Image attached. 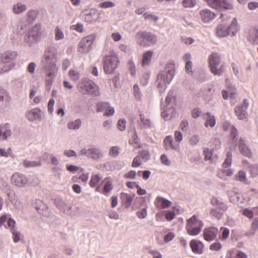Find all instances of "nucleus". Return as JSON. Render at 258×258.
Segmentation results:
<instances>
[{
	"label": "nucleus",
	"instance_id": "obj_58",
	"mask_svg": "<svg viewBox=\"0 0 258 258\" xmlns=\"http://www.w3.org/2000/svg\"><path fill=\"white\" fill-rule=\"evenodd\" d=\"M134 93L136 99L140 100L142 97V93L140 91V88L137 84L134 86Z\"/></svg>",
	"mask_w": 258,
	"mask_h": 258
},
{
	"label": "nucleus",
	"instance_id": "obj_56",
	"mask_svg": "<svg viewBox=\"0 0 258 258\" xmlns=\"http://www.w3.org/2000/svg\"><path fill=\"white\" fill-rule=\"evenodd\" d=\"M13 234V239L15 243L18 242L20 240V232L17 229H13L11 231Z\"/></svg>",
	"mask_w": 258,
	"mask_h": 258
},
{
	"label": "nucleus",
	"instance_id": "obj_35",
	"mask_svg": "<svg viewBox=\"0 0 258 258\" xmlns=\"http://www.w3.org/2000/svg\"><path fill=\"white\" fill-rule=\"evenodd\" d=\"M161 108L163 111L161 113L162 117L165 120H168L170 117V113L171 111H173V108L171 106L169 107H165L163 105H161Z\"/></svg>",
	"mask_w": 258,
	"mask_h": 258
},
{
	"label": "nucleus",
	"instance_id": "obj_11",
	"mask_svg": "<svg viewBox=\"0 0 258 258\" xmlns=\"http://www.w3.org/2000/svg\"><path fill=\"white\" fill-rule=\"evenodd\" d=\"M230 30H232L233 33L237 30V21L235 18L233 19L230 25L224 23L219 25L216 29L217 36L219 37H226L229 34Z\"/></svg>",
	"mask_w": 258,
	"mask_h": 258
},
{
	"label": "nucleus",
	"instance_id": "obj_43",
	"mask_svg": "<svg viewBox=\"0 0 258 258\" xmlns=\"http://www.w3.org/2000/svg\"><path fill=\"white\" fill-rule=\"evenodd\" d=\"M109 103L107 102H100L97 104L96 111L101 112L105 111L109 108Z\"/></svg>",
	"mask_w": 258,
	"mask_h": 258
},
{
	"label": "nucleus",
	"instance_id": "obj_45",
	"mask_svg": "<svg viewBox=\"0 0 258 258\" xmlns=\"http://www.w3.org/2000/svg\"><path fill=\"white\" fill-rule=\"evenodd\" d=\"M119 154V149L117 146H113L110 148L108 155L111 157H116Z\"/></svg>",
	"mask_w": 258,
	"mask_h": 258
},
{
	"label": "nucleus",
	"instance_id": "obj_55",
	"mask_svg": "<svg viewBox=\"0 0 258 258\" xmlns=\"http://www.w3.org/2000/svg\"><path fill=\"white\" fill-rule=\"evenodd\" d=\"M115 6V4L111 1H106L101 3L99 4V7L103 9L112 8Z\"/></svg>",
	"mask_w": 258,
	"mask_h": 258
},
{
	"label": "nucleus",
	"instance_id": "obj_33",
	"mask_svg": "<svg viewBox=\"0 0 258 258\" xmlns=\"http://www.w3.org/2000/svg\"><path fill=\"white\" fill-rule=\"evenodd\" d=\"M235 180H238L240 182L248 184V182L246 177V173L243 171H239L237 174L234 176Z\"/></svg>",
	"mask_w": 258,
	"mask_h": 258
},
{
	"label": "nucleus",
	"instance_id": "obj_14",
	"mask_svg": "<svg viewBox=\"0 0 258 258\" xmlns=\"http://www.w3.org/2000/svg\"><path fill=\"white\" fill-rule=\"evenodd\" d=\"M93 40L94 37L92 35L83 38L79 43L78 51L82 53H87L90 52L92 49Z\"/></svg>",
	"mask_w": 258,
	"mask_h": 258
},
{
	"label": "nucleus",
	"instance_id": "obj_18",
	"mask_svg": "<svg viewBox=\"0 0 258 258\" xmlns=\"http://www.w3.org/2000/svg\"><path fill=\"white\" fill-rule=\"evenodd\" d=\"M218 234V229L215 227H211L204 230V238L205 240L211 241L216 238Z\"/></svg>",
	"mask_w": 258,
	"mask_h": 258
},
{
	"label": "nucleus",
	"instance_id": "obj_7",
	"mask_svg": "<svg viewBox=\"0 0 258 258\" xmlns=\"http://www.w3.org/2000/svg\"><path fill=\"white\" fill-rule=\"evenodd\" d=\"M17 52L16 51H8L0 55V74L9 71L12 68L10 64L3 67L2 65L5 63H9L17 56Z\"/></svg>",
	"mask_w": 258,
	"mask_h": 258
},
{
	"label": "nucleus",
	"instance_id": "obj_1",
	"mask_svg": "<svg viewBox=\"0 0 258 258\" xmlns=\"http://www.w3.org/2000/svg\"><path fill=\"white\" fill-rule=\"evenodd\" d=\"M58 60V52L54 45L47 46L41 59L42 69L45 74V81L48 90H50L58 70L57 62Z\"/></svg>",
	"mask_w": 258,
	"mask_h": 258
},
{
	"label": "nucleus",
	"instance_id": "obj_12",
	"mask_svg": "<svg viewBox=\"0 0 258 258\" xmlns=\"http://www.w3.org/2000/svg\"><path fill=\"white\" fill-rule=\"evenodd\" d=\"M204 1L211 8L218 11L231 10L234 8L230 0H204Z\"/></svg>",
	"mask_w": 258,
	"mask_h": 258
},
{
	"label": "nucleus",
	"instance_id": "obj_49",
	"mask_svg": "<svg viewBox=\"0 0 258 258\" xmlns=\"http://www.w3.org/2000/svg\"><path fill=\"white\" fill-rule=\"evenodd\" d=\"M150 77V73L149 72H146L142 77L141 79V83L143 86H146L148 84V81Z\"/></svg>",
	"mask_w": 258,
	"mask_h": 258
},
{
	"label": "nucleus",
	"instance_id": "obj_8",
	"mask_svg": "<svg viewBox=\"0 0 258 258\" xmlns=\"http://www.w3.org/2000/svg\"><path fill=\"white\" fill-rule=\"evenodd\" d=\"M41 36V27L36 24L32 27L26 33L24 37L25 42L29 46L37 43Z\"/></svg>",
	"mask_w": 258,
	"mask_h": 258
},
{
	"label": "nucleus",
	"instance_id": "obj_20",
	"mask_svg": "<svg viewBox=\"0 0 258 258\" xmlns=\"http://www.w3.org/2000/svg\"><path fill=\"white\" fill-rule=\"evenodd\" d=\"M238 149L239 152L243 156H244L248 158H250L252 157V153L250 149L248 146L246 145L245 141L242 139H239Z\"/></svg>",
	"mask_w": 258,
	"mask_h": 258
},
{
	"label": "nucleus",
	"instance_id": "obj_36",
	"mask_svg": "<svg viewBox=\"0 0 258 258\" xmlns=\"http://www.w3.org/2000/svg\"><path fill=\"white\" fill-rule=\"evenodd\" d=\"M28 20L30 22H33L37 19L38 11L36 10H30L27 12Z\"/></svg>",
	"mask_w": 258,
	"mask_h": 258
},
{
	"label": "nucleus",
	"instance_id": "obj_59",
	"mask_svg": "<svg viewBox=\"0 0 258 258\" xmlns=\"http://www.w3.org/2000/svg\"><path fill=\"white\" fill-rule=\"evenodd\" d=\"M16 222L15 221L11 218L9 219L7 221V224L5 226L6 228L10 229L11 231H12L13 229H16L15 228Z\"/></svg>",
	"mask_w": 258,
	"mask_h": 258
},
{
	"label": "nucleus",
	"instance_id": "obj_31",
	"mask_svg": "<svg viewBox=\"0 0 258 258\" xmlns=\"http://www.w3.org/2000/svg\"><path fill=\"white\" fill-rule=\"evenodd\" d=\"M82 123V122L80 119H77L74 121L69 122L67 126L69 130H77L80 128Z\"/></svg>",
	"mask_w": 258,
	"mask_h": 258
},
{
	"label": "nucleus",
	"instance_id": "obj_47",
	"mask_svg": "<svg viewBox=\"0 0 258 258\" xmlns=\"http://www.w3.org/2000/svg\"><path fill=\"white\" fill-rule=\"evenodd\" d=\"M140 120L142 124V127L145 128H150L151 126V122L149 119H145L143 115L140 114Z\"/></svg>",
	"mask_w": 258,
	"mask_h": 258
},
{
	"label": "nucleus",
	"instance_id": "obj_39",
	"mask_svg": "<svg viewBox=\"0 0 258 258\" xmlns=\"http://www.w3.org/2000/svg\"><path fill=\"white\" fill-rule=\"evenodd\" d=\"M258 229V219H254L252 222L250 231L247 233L246 235L248 236L254 235L256 231Z\"/></svg>",
	"mask_w": 258,
	"mask_h": 258
},
{
	"label": "nucleus",
	"instance_id": "obj_46",
	"mask_svg": "<svg viewBox=\"0 0 258 258\" xmlns=\"http://www.w3.org/2000/svg\"><path fill=\"white\" fill-rule=\"evenodd\" d=\"M174 96L173 94V92L170 91L166 97L165 103L166 106L165 107H169V106H171V108H172V106H170V104L172 101V100L174 99Z\"/></svg>",
	"mask_w": 258,
	"mask_h": 258
},
{
	"label": "nucleus",
	"instance_id": "obj_30",
	"mask_svg": "<svg viewBox=\"0 0 258 258\" xmlns=\"http://www.w3.org/2000/svg\"><path fill=\"white\" fill-rule=\"evenodd\" d=\"M233 174V170L231 168L222 169L219 170L217 176L222 179H226V176H230Z\"/></svg>",
	"mask_w": 258,
	"mask_h": 258
},
{
	"label": "nucleus",
	"instance_id": "obj_22",
	"mask_svg": "<svg viewBox=\"0 0 258 258\" xmlns=\"http://www.w3.org/2000/svg\"><path fill=\"white\" fill-rule=\"evenodd\" d=\"M41 114V110L38 108H36L32 109L29 112H28L26 117L29 120L31 121L36 120L40 121L42 119Z\"/></svg>",
	"mask_w": 258,
	"mask_h": 258
},
{
	"label": "nucleus",
	"instance_id": "obj_54",
	"mask_svg": "<svg viewBox=\"0 0 258 258\" xmlns=\"http://www.w3.org/2000/svg\"><path fill=\"white\" fill-rule=\"evenodd\" d=\"M200 142V138L198 135L191 136L189 140L190 145L192 146H196Z\"/></svg>",
	"mask_w": 258,
	"mask_h": 258
},
{
	"label": "nucleus",
	"instance_id": "obj_44",
	"mask_svg": "<svg viewBox=\"0 0 258 258\" xmlns=\"http://www.w3.org/2000/svg\"><path fill=\"white\" fill-rule=\"evenodd\" d=\"M113 189L112 182L108 181L104 185L103 188V194L106 196L109 195L110 191Z\"/></svg>",
	"mask_w": 258,
	"mask_h": 258
},
{
	"label": "nucleus",
	"instance_id": "obj_21",
	"mask_svg": "<svg viewBox=\"0 0 258 258\" xmlns=\"http://www.w3.org/2000/svg\"><path fill=\"white\" fill-rule=\"evenodd\" d=\"M247 41L252 45H258V27L251 28L247 36Z\"/></svg>",
	"mask_w": 258,
	"mask_h": 258
},
{
	"label": "nucleus",
	"instance_id": "obj_61",
	"mask_svg": "<svg viewBox=\"0 0 258 258\" xmlns=\"http://www.w3.org/2000/svg\"><path fill=\"white\" fill-rule=\"evenodd\" d=\"M69 75L71 79L74 81L78 80L80 78L79 73L75 70H70L69 72Z\"/></svg>",
	"mask_w": 258,
	"mask_h": 258
},
{
	"label": "nucleus",
	"instance_id": "obj_53",
	"mask_svg": "<svg viewBox=\"0 0 258 258\" xmlns=\"http://www.w3.org/2000/svg\"><path fill=\"white\" fill-rule=\"evenodd\" d=\"M196 4V0H183L182 5L185 8H191Z\"/></svg>",
	"mask_w": 258,
	"mask_h": 258
},
{
	"label": "nucleus",
	"instance_id": "obj_19",
	"mask_svg": "<svg viewBox=\"0 0 258 258\" xmlns=\"http://www.w3.org/2000/svg\"><path fill=\"white\" fill-rule=\"evenodd\" d=\"M163 145L166 150H173L178 151L179 150V144L175 143L172 136H167L163 141Z\"/></svg>",
	"mask_w": 258,
	"mask_h": 258
},
{
	"label": "nucleus",
	"instance_id": "obj_16",
	"mask_svg": "<svg viewBox=\"0 0 258 258\" xmlns=\"http://www.w3.org/2000/svg\"><path fill=\"white\" fill-rule=\"evenodd\" d=\"M248 105V100L244 99L240 105L235 107V113L239 119L244 120L246 118L247 114L246 110Z\"/></svg>",
	"mask_w": 258,
	"mask_h": 258
},
{
	"label": "nucleus",
	"instance_id": "obj_27",
	"mask_svg": "<svg viewBox=\"0 0 258 258\" xmlns=\"http://www.w3.org/2000/svg\"><path fill=\"white\" fill-rule=\"evenodd\" d=\"M204 117L206 121L205 122V125L208 127L209 125L213 127L216 124V119L214 115H212L210 112H207L204 115Z\"/></svg>",
	"mask_w": 258,
	"mask_h": 258
},
{
	"label": "nucleus",
	"instance_id": "obj_28",
	"mask_svg": "<svg viewBox=\"0 0 258 258\" xmlns=\"http://www.w3.org/2000/svg\"><path fill=\"white\" fill-rule=\"evenodd\" d=\"M23 166L26 168L40 167L42 165V163L40 160L30 161L24 160L23 162Z\"/></svg>",
	"mask_w": 258,
	"mask_h": 258
},
{
	"label": "nucleus",
	"instance_id": "obj_13",
	"mask_svg": "<svg viewBox=\"0 0 258 258\" xmlns=\"http://www.w3.org/2000/svg\"><path fill=\"white\" fill-rule=\"evenodd\" d=\"M79 155H85L95 160H98L103 157V153L97 148H91L88 149L83 148L79 151Z\"/></svg>",
	"mask_w": 258,
	"mask_h": 258
},
{
	"label": "nucleus",
	"instance_id": "obj_57",
	"mask_svg": "<svg viewBox=\"0 0 258 258\" xmlns=\"http://www.w3.org/2000/svg\"><path fill=\"white\" fill-rule=\"evenodd\" d=\"M144 161H146L150 159V155L148 151L143 150L140 152L138 155Z\"/></svg>",
	"mask_w": 258,
	"mask_h": 258
},
{
	"label": "nucleus",
	"instance_id": "obj_52",
	"mask_svg": "<svg viewBox=\"0 0 258 258\" xmlns=\"http://www.w3.org/2000/svg\"><path fill=\"white\" fill-rule=\"evenodd\" d=\"M127 66L131 75L135 76L136 75V66L134 62L132 60H130L128 62Z\"/></svg>",
	"mask_w": 258,
	"mask_h": 258
},
{
	"label": "nucleus",
	"instance_id": "obj_32",
	"mask_svg": "<svg viewBox=\"0 0 258 258\" xmlns=\"http://www.w3.org/2000/svg\"><path fill=\"white\" fill-rule=\"evenodd\" d=\"M153 55V52L152 51H147L144 54L142 62L143 66H148L149 64Z\"/></svg>",
	"mask_w": 258,
	"mask_h": 258
},
{
	"label": "nucleus",
	"instance_id": "obj_40",
	"mask_svg": "<svg viewBox=\"0 0 258 258\" xmlns=\"http://www.w3.org/2000/svg\"><path fill=\"white\" fill-rule=\"evenodd\" d=\"M232 154L231 152H228L226 154V158L223 163V167L224 168H227L231 166L232 161Z\"/></svg>",
	"mask_w": 258,
	"mask_h": 258
},
{
	"label": "nucleus",
	"instance_id": "obj_24",
	"mask_svg": "<svg viewBox=\"0 0 258 258\" xmlns=\"http://www.w3.org/2000/svg\"><path fill=\"white\" fill-rule=\"evenodd\" d=\"M171 202L160 197H158L155 200L154 204L157 208L165 209L171 205Z\"/></svg>",
	"mask_w": 258,
	"mask_h": 258
},
{
	"label": "nucleus",
	"instance_id": "obj_6",
	"mask_svg": "<svg viewBox=\"0 0 258 258\" xmlns=\"http://www.w3.org/2000/svg\"><path fill=\"white\" fill-rule=\"evenodd\" d=\"M103 61V70L107 74L113 73L119 62L118 57L114 52L105 56Z\"/></svg>",
	"mask_w": 258,
	"mask_h": 258
},
{
	"label": "nucleus",
	"instance_id": "obj_3",
	"mask_svg": "<svg viewBox=\"0 0 258 258\" xmlns=\"http://www.w3.org/2000/svg\"><path fill=\"white\" fill-rule=\"evenodd\" d=\"M135 37L137 43L142 47H148L155 44L157 41L155 34L146 31H139Z\"/></svg>",
	"mask_w": 258,
	"mask_h": 258
},
{
	"label": "nucleus",
	"instance_id": "obj_62",
	"mask_svg": "<svg viewBox=\"0 0 258 258\" xmlns=\"http://www.w3.org/2000/svg\"><path fill=\"white\" fill-rule=\"evenodd\" d=\"M250 171L252 177L258 175V165H252L250 166Z\"/></svg>",
	"mask_w": 258,
	"mask_h": 258
},
{
	"label": "nucleus",
	"instance_id": "obj_15",
	"mask_svg": "<svg viewBox=\"0 0 258 258\" xmlns=\"http://www.w3.org/2000/svg\"><path fill=\"white\" fill-rule=\"evenodd\" d=\"M28 177L23 174L16 172L11 177L12 183L18 187H25L28 183Z\"/></svg>",
	"mask_w": 258,
	"mask_h": 258
},
{
	"label": "nucleus",
	"instance_id": "obj_5",
	"mask_svg": "<svg viewBox=\"0 0 258 258\" xmlns=\"http://www.w3.org/2000/svg\"><path fill=\"white\" fill-rule=\"evenodd\" d=\"M211 204L213 206L210 214L214 218L220 220L223 216V214L228 209L227 205L223 201L213 197L211 200Z\"/></svg>",
	"mask_w": 258,
	"mask_h": 258
},
{
	"label": "nucleus",
	"instance_id": "obj_50",
	"mask_svg": "<svg viewBox=\"0 0 258 258\" xmlns=\"http://www.w3.org/2000/svg\"><path fill=\"white\" fill-rule=\"evenodd\" d=\"M143 16L145 20H148L150 21H153L156 22L159 19L157 16L149 13H145Z\"/></svg>",
	"mask_w": 258,
	"mask_h": 258
},
{
	"label": "nucleus",
	"instance_id": "obj_51",
	"mask_svg": "<svg viewBox=\"0 0 258 258\" xmlns=\"http://www.w3.org/2000/svg\"><path fill=\"white\" fill-rule=\"evenodd\" d=\"M214 92V90L212 88H209L208 89V94H204V99L207 103H209L213 99V93Z\"/></svg>",
	"mask_w": 258,
	"mask_h": 258
},
{
	"label": "nucleus",
	"instance_id": "obj_29",
	"mask_svg": "<svg viewBox=\"0 0 258 258\" xmlns=\"http://www.w3.org/2000/svg\"><path fill=\"white\" fill-rule=\"evenodd\" d=\"M27 7L25 4L21 3H18L15 4L13 7V12L15 14H19L26 11Z\"/></svg>",
	"mask_w": 258,
	"mask_h": 258
},
{
	"label": "nucleus",
	"instance_id": "obj_2",
	"mask_svg": "<svg viewBox=\"0 0 258 258\" xmlns=\"http://www.w3.org/2000/svg\"><path fill=\"white\" fill-rule=\"evenodd\" d=\"M174 76V64L172 62L167 63L163 70L159 72L155 83L160 93L165 90L167 85L171 83Z\"/></svg>",
	"mask_w": 258,
	"mask_h": 258
},
{
	"label": "nucleus",
	"instance_id": "obj_9",
	"mask_svg": "<svg viewBox=\"0 0 258 258\" xmlns=\"http://www.w3.org/2000/svg\"><path fill=\"white\" fill-rule=\"evenodd\" d=\"M203 226L202 222L194 215L187 220L186 229L189 235L196 236L201 232Z\"/></svg>",
	"mask_w": 258,
	"mask_h": 258
},
{
	"label": "nucleus",
	"instance_id": "obj_26",
	"mask_svg": "<svg viewBox=\"0 0 258 258\" xmlns=\"http://www.w3.org/2000/svg\"><path fill=\"white\" fill-rule=\"evenodd\" d=\"M35 207L37 211L41 215L44 214L48 209V206L40 200H36L35 202Z\"/></svg>",
	"mask_w": 258,
	"mask_h": 258
},
{
	"label": "nucleus",
	"instance_id": "obj_63",
	"mask_svg": "<svg viewBox=\"0 0 258 258\" xmlns=\"http://www.w3.org/2000/svg\"><path fill=\"white\" fill-rule=\"evenodd\" d=\"M147 211L146 208L142 209L141 210L137 212V216L140 219H144L147 217Z\"/></svg>",
	"mask_w": 258,
	"mask_h": 258
},
{
	"label": "nucleus",
	"instance_id": "obj_25",
	"mask_svg": "<svg viewBox=\"0 0 258 258\" xmlns=\"http://www.w3.org/2000/svg\"><path fill=\"white\" fill-rule=\"evenodd\" d=\"M97 12L94 10H86L84 12V20L89 23H92L97 20Z\"/></svg>",
	"mask_w": 258,
	"mask_h": 258
},
{
	"label": "nucleus",
	"instance_id": "obj_42",
	"mask_svg": "<svg viewBox=\"0 0 258 258\" xmlns=\"http://www.w3.org/2000/svg\"><path fill=\"white\" fill-rule=\"evenodd\" d=\"M230 138L232 144H236L238 141V130L235 126H232L230 130Z\"/></svg>",
	"mask_w": 258,
	"mask_h": 258
},
{
	"label": "nucleus",
	"instance_id": "obj_10",
	"mask_svg": "<svg viewBox=\"0 0 258 258\" xmlns=\"http://www.w3.org/2000/svg\"><path fill=\"white\" fill-rule=\"evenodd\" d=\"M80 91L84 94L98 96L100 94L98 87L92 80L85 78L80 85Z\"/></svg>",
	"mask_w": 258,
	"mask_h": 258
},
{
	"label": "nucleus",
	"instance_id": "obj_38",
	"mask_svg": "<svg viewBox=\"0 0 258 258\" xmlns=\"http://www.w3.org/2000/svg\"><path fill=\"white\" fill-rule=\"evenodd\" d=\"M199 244H202V242L196 240H192L190 242V246L194 252L201 253L199 250Z\"/></svg>",
	"mask_w": 258,
	"mask_h": 258
},
{
	"label": "nucleus",
	"instance_id": "obj_41",
	"mask_svg": "<svg viewBox=\"0 0 258 258\" xmlns=\"http://www.w3.org/2000/svg\"><path fill=\"white\" fill-rule=\"evenodd\" d=\"M213 149L208 148H205L203 151V154L205 156L204 160L205 161L212 160V156L213 153Z\"/></svg>",
	"mask_w": 258,
	"mask_h": 258
},
{
	"label": "nucleus",
	"instance_id": "obj_4",
	"mask_svg": "<svg viewBox=\"0 0 258 258\" xmlns=\"http://www.w3.org/2000/svg\"><path fill=\"white\" fill-rule=\"evenodd\" d=\"M221 60V56L218 53H212L209 56L208 62L210 70L214 75L221 76L225 71V66L223 64H221L218 68Z\"/></svg>",
	"mask_w": 258,
	"mask_h": 258
},
{
	"label": "nucleus",
	"instance_id": "obj_48",
	"mask_svg": "<svg viewBox=\"0 0 258 258\" xmlns=\"http://www.w3.org/2000/svg\"><path fill=\"white\" fill-rule=\"evenodd\" d=\"M63 38V33L58 27H57L55 30V39L57 41L61 40Z\"/></svg>",
	"mask_w": 258,
	"mask_h": 258
},
{
	"label": "nucleus",
	"instance_id": "obj_64",
	"mask_svg": "<svg viewBox=\"0 0 258 258\" xmlns=\"http://www.w3.org/2000/svg\"><path fill=\"white\" fill-rule=\"evenodd\" d=\"M54 203L56 206L59 209V210L61 209H62L63 207H66L67 205V204H66L62 200L59 199H55Z\"/></svg>",
	"mask_w": 258,
	"mask_h": 258
},
{
	"label": "nucleus",
	"instance_id": "obj_34",
	"mask_svg": "<svg viewBox=\"0 0 258 258\" xmlns=\"http://www.w3.org/2000/svg\"><path fill=\"white\" fill-rule=\"evenodd\" d=\"M102 179V176L99 174L93 175L91 176L89 185L91 187H95Z\"/></svg>",
	"mask_w": 258,
	"mask_h": 258
},
{
	"label": "nucleus",
	"instance_id": "obj_37",
	"mask_svg": "<svg viewBox=\"0 0 258 258\" xmlns=\"http://www.w3.org/2000/svg\"><path fill=\"white\" fill-rule=\"evenodd\" d=\"M7 195L11 201V202L14 204L16 205L18 202V197L17 196L14 190L10 189L7 191Z\"/></svg>",
	"mask_w": 258,
	"mask_h": 258
},
{
	"label": "nucleus",
	"instance_id": "obj_23",
	"mask_svg": "<svg viewBox=\"0 0 258 258\" xmlns=\"http://www.w3.org/2000/svg\"><path fill=\"white\" fill-rule=\"evenodd\" d=\"M135 196V194L131 195L124 192L120 194V199L122 203L126 208H128L131 206Z\"/></svg>",
	"mask_w": 258,
	"mask_h": 258
},
{
	"label": "nucleus",
	"instance_id": "obj_17",
	"mask_svg": "<svg viewBox=\"0 0 258 258\" xmlns=\"http://www.w3.org/2000/svg\"><path fill=\"white\" fill-rule=\"evenodd\" d=\"M200 19L204 23H209L216 17L215 14L208 9L200 10L199 12Z\"/></svg>",
	"mask_w": 258,
	"mask_h": 258
},
{
	"label": "nucleus",
	"instance_id": "obj_60",
	"mask_svg": "<svg viewBox=\"0 0 258 258\" xmlns=\"http://www.w3.org/2000/svg\"><path fill=\"white\" fill-rule=\"evenodd\" d=\"M240 197L238 194L233 193L229 196V201L230 202L236 204H238Z\"/></svg>",
	"mask_w": 258,
	"mask_h": 258
}]
</instances>
